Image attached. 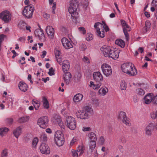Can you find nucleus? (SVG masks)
<instances>
[{"mask_svg":"<svg viewBox=\"0 0 157 157\" xmlns=\"http://www.w3.org/2000/svg\"><path fill=\"white\" fill-rule=\"evenodd\" d=\"M78 29L80 32L83 34L86 33V31L85 29L83 27H80Z\"/></svg>","mask_w":157,"mask_h":157,"instance_id":"obj_51","label":"nucleus"},{"mask_svg":"<svg viewBox=\"0 0 157 157\" xmlns=\"http://www.w3.org/2000/svg\"><path fill=\"white\" fill-rule=\"evenodd\" d=\"M137 94L139 95H143L145 94V92L144 90L142 89H139L137 91Z\"/></svg>","mask_w":157,"mask_h":157,"instance_id":"obj_48","label":"nucleus"},{"mask_svg":"<svg viewBox=\"0 0 157 157\" xmlns=\"http://www.w3.org/2000/svg\"><path fill=\"white\" fill-rule=\"evenodd\" d=\"M56 59L57 61V63L60 65H62V59L61 56L56 57Z\"/></svg>","mask_w":157,"mask_h":157,"instance_id":"obj_54","label":"nucleus"},{"mask_svg":"<svg viewBox=\"0 0 157 157\" xmlns=\"http://www.w3.org/2000/svg\"><path fill=\"white\" fill-rule=\"evenodd\" d=\"M34 8L32 5L25 6L22 11V14L27 18H30L32 17Z\"/></svg>","mask_w":157,"mask_h":157,"instance_id":"obj_5","label":"nucleus"},{"mask_svg":"<svg viewBox=\"0 0 157 157\" xmlns=\"http://www.w3.org/2000/svg\"><path fill=\"white\" fill-rule=\"evenodd\" d=\"M6 37V36L3 34H2L0 35V51L1 50V46L2 43Z\"/></svg>","mask_w":157,"mask_h":157,"instance_id":"obj_46","label":"nucleus"},{"mask_svg":"<svg viewBox=\"0 0 157 157\" xmlns=\"http://www.w3.org/2000/svg\"><path fill=\"white\" fill-rule=\"evenodd\" d=\"M84 147L83 145L79 146L78 147L77 151L79 154V155H80L84 152Z\"/></svg>","mask_w":157,"mask_h":157,"instance_id":"obj_38","label":"nucleus"},{"mask_svg":"<svg viewBox=\"0 0 157 157\" xmlns=\"http://www.w3.org/2000/svg\"><path fill=\"white\" fill-rule=\"evenodd\" d=\"M62 43L63 47L66 49L72 48L73 47L72 42L70 40L64 37L61 40Z\"/></svg>","mask_w":157,"mask_h":157,"instance_id":"obj_13","label":"nucleus"},{"mask_svg":"<svg viewBox=\"0 0 157 157\" xmlns=\"http://www.w3.org/2000/svg\"><path fill=\"white\" fill-rule=\"evenodd\" d=\"M153 103L154 104L157 105V94L154 96Z\"/></svg>","mask_w":157,"mask_h":157,"instance_id":"obj_63","label":"nucleus"},{"mask_svg":"<svg viewBox=\"0 0 157 157\" xmlns=\"http://www.w3.org/2000/svg\"><path fill=\"white\" fill-rule=\"evenodd\" d=\"M67 127L71 130H74L76 127V122L73 117L68 116L66 118Z\"/></svg>","mask_w":157,"mask_h":157,"instance_id":"obj_9","label":"nucleus"},{"mask_svg":"<svg viewBox=\"0 0 157 157\" xmlns=\"http://www.w3.org/2000/svg\"><path fill=\"white\" fill-rule=\"evenodd\" d=\"M151 26V23L149 21H147L145 22V26L143 29L142 31L143 33H146L150 30Z\"/></svg>","mask_w":157,"mask_h":157,"instance_id":"obj_29","label":"nucleus"},{"mask_svg":"<svg viewBox=\"0 0 157 157\" xmlns=\"http://www.w3.org/2000/svg\"><path fill=\"white\" fill-rule=\"evenodd\" d=\"M46 33L50 37L52 38L53 37L54 33V29L52 26H47L46 27Z\"/></svg>","mask_w":157,"mask_h":157,"instance_id":"obj_20","label":"nucleus"},{"mask_svg":"<svg viewBox=\"0 0 157 157\" xmlns=\"http://www.w3.org/2000/svg\"><path fill=\"white\" fill-rule=\"evenodd\" d=\"M55 54L56 58L60 56V52L59 50H57L56 49L55 50Z\"/></svg>","mask_w":157,"mask_h":157,"instance_id":"obj_50","label":"nucleus"},{"mask_svg":"<svg viewBox=\"0 0 157 157\" xmlns=\"http://www.w3.org/2000/svg\"><path fill=\"white\" fill-rule=\"evenodd\" d=\"M40 138L41 140L44 142L47 141L48 139L47 135L45 134H41L40 136Z\"/></svg>","mask_w":157,"mask_h":157,"instance_id":"obj_43","label":"nucleus"},{"mask_svg":"<svg viewBox=\"0 0 157 157\" xmlns=\"http://www.w3.org/2000/svg\"><path fill=\"white\" fill-rule=\"evenodd\" d=\"M86 137L88 141H97V137L95 133L91 132L86 135Z\"/></svg>","mask_w":157,"mask_h":157,"instance_id":"obj_25","label":"nucleus"},{"mask_svg":"<svg viewBox=\"0 0 157 157\" xmlns=\"http://www.w3.org/2000/svg\"><path fill=\"white\" fill-rule=\"evenodd\" d=\"M56 7V3L55 2H54L53 3V5L52 7V13L55 14L56 13L55 12V9Z\"/></svg>","mask_w":157,"mask_h":157,"instance_id":"obj_52","label":"nucleus"},{"mask_svg":"<svg viewBox=\"0 0 157 157\" xmlns=\"http://www.w3.org/2000/svg\"><path fill=\"white\" fill-rule=\"evenodd\" d=\"M151 5L153 6H155V8H157V0H153Z\"/></svg>","mask_w":157,"mask_h":157,"instance_id":"obj_58","label":"nucleus"},{"mask_svg":"<svg viewBox=\"0 0 157 157\" xmlns=\"http://www.w3.org/2000/svg\"><path fill=\"white\" fill-rule=\"evenodd\" d=\"M86 48V45L84 44H82L80 46V48L82 51L85 50Z\"/></svg>","mask_w":157,"mask_h":157,"instance_id":"obj_62","label":"nucleus"},{"mask_svg":"<svg viewBox=\"0 0 157 157\" xmlns=\"http://www.w3.org/2000/svg\"><path fill=\"white\" fill-rule=\"evenodd\" d=\"M100 50L105 57H108L112 49L110 47L105 45L101 48Z\"/></svg>","mask_w":157,"mask_h":157,"instance_id":"obj_16","label":"nucleus"},{"mask_svg":"<svg viewBox=\"0 0 157 157\" xmlns=\"http://www.w3.org/2000/svg\"><path fill=\"white\" fill-rule=\"evenodd\" d=\"M9 129L6 127H2L0 128V135L2 137L6 135L7 132L9 131Z\"/></svg>","mask_w":157,"mask_h":157,"instance_id":"obj_31","label":"nucleus"},{"mask_svg":"<svg viewBox=\"0 0 157 157\" xmlns=\"http://www.w3.org/2000/svg\"><path fill=\"white\" fill-rule=\"evenodd\" d=\"M122 71L129 75L133 76L137 74L136 70L133 64L131 63H126L121 66Z\"/></svg>","mask_w":157,"mask_h":157,"instance_id":"obj_3","label":"nucleus"},{"mask_svg":"<svg viewBox=\"0 0 157 157\" xmlns=\"http://www.w3.org/2000/svg\"><path fill=\"white\" fill-rule=\"evenodd\" d=\"M70 63L69 61L67 60H65L63 61L62 63V69L64 73L67 71L70 67Z\"/></svg>","mask_w":157,"mask_h":157,"instance_id":"obj_18","label":"nucleus"},{"mask_svg":"<svg viewBox=\"0 0 157 157\" xmlns=\"http://www.w3.org/2000/svg\"><path fill=\"white\" fill-rule=\"evenodd\" d=\"M43 16L46 19H48L50 17V15L49 14H48V13H44L43 14Z\"/></svg>","mask_w":157,"mask_h":157,"instance_id":"obj_60","label":"nucleus"},{"mask_svg":"<svg viewBox=\"0 0 157 157\" xmlns=\"http://www.w3.org/2000/svg\"><path fill=\"white\" fill-rule=\"evenodd\" d=\"M63 75V79L67 84H68L71 78V75L69 72H66Z\"/></svg>","mask_w":157,"mask_h":157,"instance_id":"obj_26","label":"nucleus"},{"mask_svg":"<svg viewBox=\"0 0 157 157\" xmlns=\"http://www.w3.org/2000/svg\"><path fill=\"white\" fill-rule=\"evenodd\" d=\"M84 111L86 112V113L87 115V117H88V115L90 114H91L93 112V110L92 109L88 106L86 107L85 108Z\"/></svg>","mask_w":157,"mask_h":157,"instance_id":"obj_39","label":"nucleus"},{"mask_svg":"<svg viewBox=\"0 0 157 157\" xmlns=\"http://www.w3.org/2000/svg\"><path fill=\"white\" fill-rule=\"evenodd\" d=\"M81 4L85 6H87L88 4V2L86 0H82L81 1Z\"/></svg>","mask_w":157,"mask_h":157,"instance_id":"obj_57","label":"nucleus"},{"mask_svg":"<svg viewBox=\"0 0 157 157\" xmlns=\"http://www.w3.org/2000/svg\"><path fill=\"white\" fill-rule=\"evenodd\" d=\"M52 120L55 124H58L59 126H62L63 125V122L61 121L60 117L58 115H54Z\"/></svg>","mask_w":157,"mask_h":157,"instance_id":"obj_23","label":"nucleus"},{"mask_svg":"<svg viewBox=\"0 0 157 157\" xmlns=\"http://www.w3.org/2000/svg\"><path fill=\"white\" fill-rule=\"evenodd\" d=\"M154 98L153 94L152 93H150L146 95L144 98L143 99V103L147 105L150 104L153 101Z\"/></svg>","mask_w":157,"mask_h":157,"instance_id":"obj_12","label":"nucleus"},{"mask_svg":"<svg viewBox=\"0 0 157 157\" xmlns=\"http://www.w3.org/2000/svg\"><path fill=\"white\" fill-rule=\"evenodd\" d=\"M118 118L120 120L122 121L123 123L125 124L126 125H130V121L127 118L125 112L121 111L119 114Z\"/></svg>","mask_w":157,"mask_h":157,"instance_id":"obj_11","label":"nucleus"},{"mask_svg":"<svg viewBox=\"0 0 157 157\" xmlns=\"http://www.w3.org/2000/svg\"><path fill=\"white\" fill-rule=\"evenodd\" d=\"M76 115L77 118L81 119L86 120L88 118L87 115L84 110H80L76 112Z\"/></svg>","mask_w":157,"mask_h":157,"instance_id":"obj_17","label":"nucleus"},{"mask_svg":"<svg viewBox=\"0 0 157 157\" xmlns=\"http://www.w3.org/2000/svg\"><path fill=\"white\" fill-rule=\"evenodd\" d=\"M120 87L122 90H125L126 88V84L124 81H122L120 84Z\"/></svg>","mask_w":157,"mask_h":157,"instance_id":"obj_45","label":"nucleus"},{"mask_svg":"<svg viewBox=\"0 0 157 157\" xmlns=\"http://www.w3.org/2000/svg\"><path fill=\"white\" fill-rule=\"evenodd\" d=\"M29 116H23L20 118L19 120V121L21 123H25L29 121Z\"/></svg>","mask_w":157,"mask_h":157,"instance_id":"obj_37","label":"nucleus"},{"mask_svg":"<svg viewBox=\"0 0 157 157\" xmlns=\"http://www.w3.org/2000/svg\"><path fill=\"white\" fill-rule=\"evenodd\" d=\"M154 128L153 123H149L145 124L144 128V133L146 136H150L152 134Z\"/></svg>","mask_w":157,"mask_h":157,"instance_id":"obj_7","label":"nucleus"},{"mask_svg":"<svg viewBox=\"0 0 157 157\" xmlns=\"http://www.w3.org/2000/svg\"><path fill=\"white\" fill-rule=\"evenodd\" d=\"M79 4L78 0H71L70 1V6L68 8V11L71 14L73 19H76L78 17L77 12V9Z\"/></svg>","mask_w":157,"mask_h":157,"instance_id":"obj_1","label":"nucleus"},{"mask_svg":"<svg viewBox=\"0 0 157 157\" xmlns=\"http://www.w3.org/2000/svg\"><path fill=\"white\" fill-rule=\"evenodd\" d=\"M22 132V128L21 126L18 127L14 129L13 134L17 138H18L19 136L21 134Z\"/></svg>","mask_w":157,"mask_h":157,"instance_id":"obj_27","label":"nucleus"},{"mask_svg":"<svg viewBox=\"0 0 157 157\" xmlns=\"http://www.w3.org/2000/svg\"><path fill=\"white\" fill-rule=\"evenodd\" d=\"M35 34L36 36L40 40H41L44 37L43 31L41 29H36L35 32Z\"/></svg>","mask_w":157,"mask_h":157,"instance_id":"obj_22","label":"nucleus"},{"mask_svg":"<svg viewBox=\"0 0 157 157\" xmlns=\"http://www.w3.org/2000/svg\"><path fill=\"white\" fill-rule=\"evenodd\" d=\"M26 23L23 21H20L18 24V27L21 29H24L25 28Z\"/></svg>","mask_w":157,"mask_h":157,"instance_id":"obj_40","label":"nucleus"},{"mask_svg":"<svg viewBox=\"0 0 157 157\" xmlns=\"http://www.w3.org/2000/svg\"><path fill=\"white\" fill-rule=\"evenodd\" d=\"M77 141V139L76 137H74L73 138L72 140L71 141L70 143V145L71 146L73 145L75 142Z\"/></svg>","mask_w":157,"mask_h":157,"instance_id":"obj_53","label":"nucleus"},{"mask_svg":"<svg viewBox=\"0 0 157 157\" xmlns=\"http://www.w3.org/2000/svg\"><path fill=\"white\" fill-rule=\"evenodd\" d=\"M38 139L37 137L34 138L33 140L32 141V145L33 147H36V146L38 143Z\"/></svg>","mask_w":157,"mask_h":157,"instance_id":"obj_44","label":"nucleus"},{"mask_svg":"<svg viewBox=\"0 0 157 157\" xmlns=\"http://www.w3.org/2000/svg\"><path fill=\"white\" fill-rule=\"evenodd\" d=\"M12 15L8 10H4L0 13V19L5 23H8L11 20Z\"/></svg>","mask_w":157,"mask_h":157,"instance_id":"obj_6","label":"nucleus"},{"mask_svg":"<svg viewBox=\"0 0 157 157\" xmlns=\"http://www.w3.org/2000/svg\"><path fill=\"white\" fill-rule=\"evenodd\" d=\"M32 103L35 109L38 110L40 106V102L38 100H33Z\"/></svg>","mask_w":157,"mask_h":157,"instance_id":"obj_35","label":"nucleus"},{"mask_svg":"<svg viewBox=\"0 0 157 157\" xmlns=\"http://www.w3.org/2000/svg\"><path fill=\"white\" fill-rule=\"evenodd\" d=\"M99 140L100 144H103L105 141L104 137L103 136H101L100 137Z\"/></svg>","mask_w":157,"mask_h":157,"instance_id":"obj_56","label":"nucleus"},{"mask_svg":"<svg viewBox=\"0 0 157 157\" xmlns=\"http://www.w3.org/2000/svg\"><path fill=\"white\" fill-rule=\"evenodd\" d=\"M89 142L90 148L93 151L96 146V141H89Z\"/></svg>","mask_w":157,"mask_h":157,"instance_id":"obj_36","label":"nucleus"},{"mask_svg":"<svg viewBox=\"0 0 157 157\" xmlns=\"http://www.w3.org/2000/svg\"><path fill=\"white\" fill-rule=\"evenodd\" d=\"M8 154V150L5 149L1 152V157H7Z\"/></svg>","mask_w":157,"mask_h":157,"instance_id":"obj_41","label":"nucleus"},{"mask_svg":"<svg viewBox=\"0 0 157 157\" xmlns=\"http://www.w3.org/2000/svg\"><path fill=\"white\" fill-rule=\"evenodd\" d=\"M54 141L55 143L58 146H61L64 142L63 134L60 131H56L55 134Z\"/></svg>","mask_w":157,"mask_h":157,"instance_id":"obj_4","label":"nucleus"},{"mask_svg":"<svg viewBox=\"0 0 157 157\" xmlns=\"http://www.w3.org/2000/svg\"><path fill=\"white\" fill-rule=\"evenodd\" d=\"M121 23L122 25L124 35L126 38L127 39L128 37V35L127 32L130 31L131 28L124 21L121 20Z\"/></svg>","mask_w":157,"mask_h":157,"instance_id":"obj_14","label":"nucleus"},{"mask_svg":"<svg viewBox=\"0 0 157 157\" xmlns=\"http://www.w3.org/2000/svg\"><path fill=\"white\" fill-rule=\"evenodd\" d=\"M47 52L45 51H44L42 52V54L41 56V57L44 58L46 55Z\"/></svg>","mask_w":157,"mask_h":157,"instance_id":"obj_64","label":"nucleus"},{"mask_svg":"<svg viewBox=\"0 0 157 157\" xmlns=\"http://www.w3.org/2000/svg\"><path fill=\"white\" fill-rule=\"evenodd\" d=\"M77 151L74 150H71V152L72 154V156L73 157H77L79 154L77 152Z\"/></svg>","mask_w":157,"mask_h":157,"instance_id":"obj_49","label":"nucleus"},{"mask_svg":"<svg viewBox=\"0 0 157 157\" xmlns=\"http://www.w3.org/2000/svg\"><path fill=\"white\" fill-rule=\"evenodd\" d=\"M48 74L50 76H52L54 75V70L52 68H51L49 69Z\"/></svg>","mask_w":157,"mask_h":157,"instance_id":"obj_55","label":"nucleus"},{"mask_svg":"<svg viewBox=\"0 0 157 157\" xmlns=\"http://www.w3.org/2000/svg\"><path fill=\"white\" fill-rule=\"evenodd\" d=\"M119 55V51L117 50L113 49L111 51L108 57L114 59H116L118 58Z\"/></svg>","mask_w":157,"mask_h":157,"instance_id":"obj_21","label":"nucleus"},{"mask_svg":"<svg viewBox=\"0 0 157 157\" xmlns=\"http://www.w3.org/2000/svg\"><path fill=\"white\" fill-rule=\"evenodd\" d=\"M43 105L44 109H48L49 108V103L47 98L44 97L42 98Z\"/></svg>","mask_w":157,"mask_h":157,"instance_id":"obj_30","label":"nucleus"},{"mask_svg":"<svg viewBox=\"0 0 157 157\" xmlns=\"http://www.w3.org/2000/svg\"><path fill=\"white\" fill-rule=\"evenodd\" d=\"M5 121L6 124L8 125L12 124L13 122V120L11 118H6Z\"/></svg>","mask_w":157,"mask_h":157,"instance_id":"obj_42","label":"nucleus"},{"mask_svg":"<svg viewBox=\"0 0 157 157\" xmlns=\"http://www.w3.org/2000/svg\"><path fill=\"white\" fill-rule=\"evenodd\" d=\"M101 68L103 74L106 77H108L111 75L112 70L110 66L109 65L104 63L102 65Z\"/></svg>","mask_w":157,"mask_h":157,"instance_id":"obj_10","label":"nucleus"},{"mask_svg":"<svg viewBox=\"0 0 157 157\" xmlns=\"http://www.w3.org/2000/svg\"><path fill=\"white\" fill-rule=\"evenodd\" d=\"M83 98L82 94L80 93H78L74 96L73 101L75 103H77L80 101Z\"/></svg>","mask_w":157,"mask_h":157,"instance_id":"obj_28","label":"nucleus"},{"mask_svg":"<svg viewBox=\"0 0 157 157\" xmlns=\"http://www.w3.org/2000/svg\"><path fill=\"white\" fill-rule=\"evenodd\" d=\"M116 44L120 46L121 48H124L125 46V44L124 41L122 40H117L115 41Z\"/></svg>","mask_w":157,"mask_h":157,"instance_id":"obj_34","label":"nucleus"},{"mask_svg":"<svg viewBox=\"0 0 157 157\" xmlns=\"http://www.w3.org/2000/svg\"><path fill=\"white\" fill-rule=\"evenodd\" d=\"M40 149L42 154H48L50 153V149L48 145L45 143H42L41 144Z\"/></svg>","mask_w":157,"mask_h":157,"instance_id":"obj_15","label":"nucleus"},{"mask_svg":"<svg viewBox=\"0 0 157 157\" xmlns=\"http://www.w3.org/2000/svg\"><path fill=\"white\" fill-rule=\"evenodd\" d=\"M92 34L90 33H88L86 35V40L88 41H90L93 39Z\"/></svg>","mask_w":157,"mask_h":157,"instance_id":"obj_47","label":"nucleus"},{"mask_svg":"<svg viewBox=\"0 0 157 157\" xmlns=\"http://www.w3.org/2000/svg\"><path fill=\"white\" fill-rule=\"evenodd\" d=\"M108 89L107 87H104L99 90L98 92L100 95L104 96L108 93Z\"/></svg>","mask_w":157,"mask_h":157,"instance_id":"obj_33","label":"nucleus"},{"mask_svg":"<svg viewBox=\"0 0 157 157\" xmlns=\"http://www.w3.org/2000/svg\"><path fill=\"white\" fill-rule=\"evenodd\" d=\"M90 86L94 90H98L100 87L101 86L100 83H98L97 84H96L92 81L90 82Z\"/></svg>","mask_w":157,"mask_h":157,"instance_id":"obj_32","label":"nucleus"},{"mask_svg":"<svg viewBox=\"0 0 157 157\" xmlns=\"http://www.w3.org/2000/svg\"><path fill=\"white\" fill-rule=\"evenodd\" d=\"M94 79L96 82L98 83H100V81L103 80V78L101 73L99 72H96L93 74Z\"/></svg>","mask_w":157,"mask_h":157,"instance_id":"obj_19","label":"nucleus"},{"mask_svg":"<svg viewBox=\"0 0 157 157\" xmlns=\"http://www.w3.org/2000/svg\"><path fill=\"white\" fill-rule=\"evenodd\" d=\"M90 128L89 127H83L82 129V131L84 132L90 131Z\"/></svg>","mask_w":157,"mask_h":157,"instance_id":"obj_61","label":"nucleus"},{"mask_svg":"<svg viewBox=\"0 0 157 157\" xmlns=\"http://www.w3.org/2000/svg\"><path fill=\"white\" fill-rule=\"evenodd\" d=\"M18 87L20 90L24 92L26 91L28 88L27 84L22 81L19 82Z\"/></svg>","mask_w":157,"mask_h":157,"instance_id":"obj_24","label":"nucleus"},{"mask_svg":"<svg viewBox=\"0 0 157 157\" xmlns=\"http://www.w3.org/2000/svg\"><path fill=\"white\" fill-rule=\"evenodd\" d=\"M48 117L46 116H44L38 119L37 123L41 128H45L48 125Z\"/></svg>","mask_w":157,"mask_h":157,"instance_id":"obj_8","label":"nucleus"},{"mask_svg":"<svg viewBox=\"0 0 157 157\" xmlns=\"http://www.w3.org/2000/svg\"><path fill=\"white\" fill-rule=\"evenodd\" d=\"M83 60L84 62L87 63H90V60L86 56H84L83 59Z\"/></svg>","mask_w":157,"mask_h":157,"instance_id":"obj_59","label":"nucleus"},{"mask_svg":"<svg viewBox=\"0 0 157 157\" xmlns=\"http://www.w3.org/2000/svg\"><path fill=\"white\" fill-rule=\"evenodd\" d=\"M94 27L96 30L98 35L101 38H103L105 36L104 30L107 32L109 30L108 26L103 21H102V23L99 22L95 23Z\"/></svg>","mask_w":157,"mask_h":157,"instance_id":"obj_2","label":"nucleus"}]
</instances>
